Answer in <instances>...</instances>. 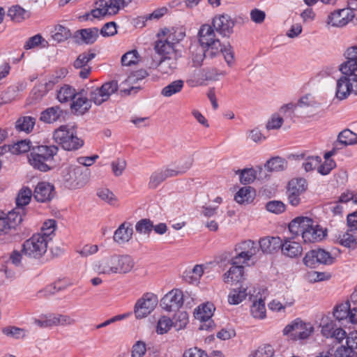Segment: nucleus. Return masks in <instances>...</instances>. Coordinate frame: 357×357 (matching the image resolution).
I'll return each mask as SVG.
<instances>
[{"instance_id": "nucleus-1", "label": "nucleus", "mask_w": 357, "mask_h": 357, "mask_svg": "<svg viewBox=\"0 0 357 357\" xmlns=\"http://www.w3.org/2000/svg\"><path fill=\"white\" fill-rule=\"evenodd\" d=\"M58 151V146L54 145L33 147L29 155V162L34 169L44 172H47L51 169L49 163L54 160Z\"/></svg>"}, {"instance_id": "nucleus-2", "label": "nucleus", "mask_w": 357, "mask_h": 357, "mask_svg": "<svg viewBox=\"0 0 357 357\" xmlns=\"http://www.w3.org/2000/svg\"><path fill=\"white\" fill-rule=\"evenodd\" d=\"M53 138L62 148L67 151H75L82 147L84 144L82 139L77 135L75 126L63 125L54 131Z\"/></svg>"}, {"instance_id": "nucleus-3", "label": "nucleus", "mask_w": 357, "mask_h": 357, "mask_svg": "<svg viewBox=\"0 0 357 357\" xmlns=\"http://www.w3.org/2000/svg\"><path fill=\"white\" fill-rule=\"evenodd\" d=\"M90 170L77 165H70L62 172L63 181L72 189L83 188L89 181Z\"/></svg>"}, {"instance_id": "nucleus-4", "label": "nucleus", "mask_w": 357, "mask_h": 357, "mask_svg": "<svg viewBox=\"0 0 357 357\" xmlns=\"http://www.w3.org/2000/svg\"><path fill=\"white\" fill-rule=\"evenodd\" d=\"M342 76L337 81L335 96L340 100L346 99L351 93L357 95V74L340 66Z\"/></svg>"}, {"instance_id": "nucleus-5", "label": "nucleus", "mask_w": 357, "mask_h": 357, "mask_svg": "<svg viewBox=\"0 0 357 357\" xmlns=\"http://www.w3.org/2000/svg\"><path fill=\"white\" fill-rule=\"evenodd\" d=\"M214 30L213 24H205L201 26L198 32L199 43L211 57L216 56L221 50L220 41L216 38Z\"/></svg>"}, {"instance_id": "nucleus-6", "label": "nucleus", "mask_w": 357, "mask_h": 357, "mask_svg": "<svg viewBox=\"0 0 357 357\" xmlns=\"http://www.w3.org/2000/svg\"><path fill=\"white\" fill-rule=\"evenodd\" d=\"M193 302V298L187 291L183 293L179 289H174L166 294L161 299V307L167 312H172L179 310L184 303L190 306Z\"/></svg>"}, {"instance_id": "nucleus-7", "label": "nucleus", "mask_w": 357, "mask_h": 357, "mask_svg": "<svg viewBox=\"0 0 357 357\" xmlns=\"http://www.w3.org/2000/svg\"><path fill=\"white\" fill-rule=\"evenodd\" d=\"M49 242L41 235L34 234L23 243L22 253L29 258L39 259L46 253Z\"/></svg>"}, {"instance_id": "nucleus-8", "label": "nucleus", "mask_w": 357, "mask_h": 357, "mask_svg": "<svg viewBox=\"0 0 357 357\" xmlns=\"http://www.w3.org/2000/svg\"><path fill=\"white\" fill-rule=\"evenodd\" d=\"M118 89L119 84L116 80L106 82L100 87H93L89 93L90 102H93L98 106L101 105L107 102Z\"/></svg>"}, {"instance_id": "nucleus-9", "label": "nucleus", "mask_w": 357, "mask_h": 357, "mask_svg": "<svg viewBox=\"0 0 357 357\" xmlns=\"http://www.w3.org/2000/svg\"><path fill=\"white\" fill-rule=\"evenodd\" d=\"M132 0H99L96 2V7L91 12L94 18L101 16L113 15L117 14L120 10L126 7Z\"/></svg>"}, {"instance_id": "nucleus-10", "label": "nucleus", "mask_w": 357, "mask_h": 357, "mask_svg": "<svg viewBox=\"0 0 357 357\" xmlns=\"http://www.w3.org/2000/svg\"><path fill=\"white\" fill-rule=\"evenodd\" d=\"M158 303V296L153 293L147 292L135 303L134 312L136 318L142 319L150 314Z\"/></svg>"}, {"instance_id": "nucleus-11", "label": "nucleus", "mask_w": 357, "mask_h": 357, "mask_svg": "<svg viewBox=\"0 0 357 357\" xmlns=\"http://www.w3.org/2000/svg\"><path fill=\"white\" fill-rule=\"evenodd\" d=\"M334 262L331 253L318 248L307 252L303 258V263L310 268H315L319 264L330 265Z\"/></svg>"}, {"instance_id": "nucleus-12", "label": "nucleus", "mask_w": 357, "mask_h": 357, "mask_svg": "<svg viewBox=\"0 0 357 357\" xmlns=\"http://www.w3.org/2000/svg\"><path fill=\"white\" fill-rule=\"evenodd\" d=\"M181 55L160 57L158 61L153 59L148 63L150 69H157L162 75H172L177 69Z\"/></svg>"}, {"instance_id": "nucleus-13", "label": "nucleus", "mask_w": 357, "mask_h": 357, "mask_svg": "<svg viewBox=\"0 0 357 357\" xmlns=\"http://www.w3.org/2000/svg\"><path fill=\"white\" fill-rule=\"evenodd\" d=\"M215 309L213 303L207 302L199 305L197 308L195 310V318L201 322L199 326L200 330L208 331L213 327L214 323L211 317Z\"/></svg>"}, {"instance_id": "nucleus-14", "label": "nucleus", "mask_w": 357, "mask_h": 357, "mask_svg": "<svg viewBox=\"0 0 357 357\" xmlns=\"http://www.w3.org/2000/svg\"><path fill=\"white\" fill-rule=\"evenodd\" d=\"M20 208H15L6 213L0 211V235L7 234L10 229H15L22 222Z\"/></svg>"}, {"instance_id": "nucleus-15", "label": "nucleus", "mask_w": 357, "mask_h": 357, "mask_svg": "<svg viewBox=\"0 0 357 357\" xmlns=\"http://www.w3.org/2000/svg\"><path fill=\"white\" fill-rule=\"evenodd\" d=\"M313 332L314 327L311 324L303 322L298 319L287 325L283 330L284 335L291 334L294 338L301 340L307 338Z\"/></svg>"}, {"instance_id": "nucleus-16", "label": "nucleus", "mask_w": 357, "mask_h": 357, "mask_svg": "<svg viewBox=\"0 0 357 357\" xmlns=\"http://www.w3.org/2000/svg\"><path fill=\"white\" fill-rule=\"evenodd\" d=\"M307 188L305 179L302 178L291 179L288 183L287 190L289 203L294 206H298L301 202V195L306 191Z\"/></svg>"}, {"instance_id": "nucleus-17", "label": "nucleus", "mask_w": 357, "mask_h": 357, "mask_svg": "<svg viewBox=\"0 0 357 357\" xmlns=\"http://www.w3.org/2000/svg\"><path fill=\"white\" fill-rule=\"evenodd\" d=\"M215 31L224 37H229L234 32L236 20L228 14L215 15L212 20Z\"/></svg>"}, {"instance_id": "nucleus-18", "label": "nucleus", "mask_w": 357, "mask_h": 357, "mask_svg": "<svg viewBox=\"0 0 357 357\" xmlns=\"http://www.w3.org/2000/svg\"><path fill=\"white\" fill-rule=\"evenodd\" d=\"M355 15L349 9H338L328 15L326 23L334 27H343L352 20Z\"/></svg>"}, {"instance_id": "nucleus-19", "label": "nucleus", "mask_w": 357, "mask_h": 357, "mask_svg": "<svg viewBox=\"0 0 357 357\" xmlns=\"http://www.w3.org/2000/svg\"><path fill=\"white\" fill-rule=\"evenodd\" d=\"M75 322L74 319L65 314H50L35 321V323L40 328H47L59 325L69 326L75 324Z\"/></svg>"}, {"instance_id": "nucleus-20", "label": "nucleus", "mask_w": 357, "mask_h": 357, "mask_svg": "<svg viewBox=\"0 0 357 357\" xmlns=\"http://www.w3.org/2000/svg\"><path fill=\"white\" fill-rule=\"evenodd\" d=\"M55 195L54 186L48 182H39L35 188L33 196L38 202L52 200Z\"/></svg>"}, {"instance_id": "nucleus-21", "label": "nucleus", "mask_w": 357, "mask_h": 357, "mask_svg": "<svg viewBox=\"0 0 357 357\" xmlns=\"http://www.w3.org/2000/svg\"><path fill=\"white\" fill-rule=\"evenodd\" d=\"M149 75L146 70L141 69L131 73L128 78L122 83L124 85L129 86L128 89H123L122 92L127 95L133 93H137L140 89V86L138 82L142 81L146 77Z\"/></svg>"}, {"instance_id": "nucleus-22", "label": "nucleus", "mask_w": 357, "mask_h": 357, "mask_svg": "<svg viewBox=\"0 0 357 357\" xmlns=\"http://www.w3.org/2000/svg\"><path fill=\"white\" fill-rule=\"evenodd\" d=\"M282 253L290 258H296L300 257L303 252V248L298 242H296L291 238H284L281 239L280 247Z\"/></svg>"}, {"instance_id": "nucleus-23", "label": "nucleus", "mask_w": 357, "mask_h": 357, "mask_svg": "<svg viewBox=\"0 0 357 357\" xmlns=\"http://www.w3.org/2000/svg\"><path fill=\"white\" fill-rule=\"evenodd\" d=\"M115 274H126L130 272L135 266L132 258L127 255H114Z\"/></svg>"}, {"instance_id": "nucleus-24", "label": "nucleus", "mask_w": 357, "mask_h": 357, "mask_svg": "<svg viewBox=\"0 0 357 357\" xmlns=\"http://www.w3.org/2000/svg\"><path fill=\"white\" fill-rule=\"evenodd\" d=\"M133 228L130 222H124L114 233L113 240L119 245L125 244L132 238Z\"/></svg>"}, {"instance_id": "nucleus-25", "label": "nucleus", "mask_w": 357, "mask_h": 357, "mask_svg": "<svg viewBox=\"0 0 357 357\" xmlns=\"http://www.w3.org/2000/svg\"><path fill=\"white\" fill-rule=\"evenodd\" d=\"M93 270L98 274H115L114 255L105 257L93 264Z\"/></svg>"}, {"instance_id": "nucleus-26", "label": "nucleus", "mask_w": 357, "mask_h": 357, "mask_svg": "<svg viewBox=\"0 0 357 357\" xmlns=\"http://www.w3.org/2000/svg\"><path fill=\"white\" fill-rule=\"evenodd\" d=\"M244 267L243 266L232 265V266L223 274V281L230 285L241 283L244 280Z\"/></svg>"}, {"instance_id": "nucleus-27", "label": "nucleus", "mask_w": 357, "mask_h": 357, "mask_svg": "<svg viewBox=\"0 0 357 357\" xmlns=\"http://www.w3.org/2000/svg\"><path fill=\"white\" fill-rule=\"evenodd\" d=\"M313 220L307 217H297L294 218L289 225V231L294 236H301L310 227V224H312Z\"/></svg>"}, {"instance_id": "nucleus-28", "label": "nucleus", "mask_w": 357, "mask_h": 357, "mask_svg": "<svg viewBox=\"0 0 357 357\" xmlns=\"http://www.w3.org/2000/svg\"><path fill=\"white\" fill-rule=\"evenodd\" d=\"M154 49L160 57L181 54V51L176 48V46L168 43L163 38H160L155 42Z\"/></svg>"}, {"instance_id": "nucleus-29", "label": "nucleus", "mask_w": 357, "mask_h": 357, "mask_svg": "<svg viewBox=\"0 0 357 357\" xmlns=\"http://www.w3.org/2000/svg\"><path fill=\"white\" fill-rule=\"evenodd\" d=\"M320 103L311 94H307L301 97L298 102L297 106L302 110V112L306 114H312L319 108Z\"/></svg>"}, {"instance_id": "nucleus-30", "label": "nucleus", "mask_w": 357, "mask_h": 357, "mask_svg": "<svg viewBox=\"0 0 357 357\" xmlns=\"http://www.w3.org/2000/svg\"><path fill=\"white\" fill-rule=\"evenodd\" d=\"M71 103V109L75 111L77 114H84L91 107L89 98L84 97L80 93H76L73 98Z\"/></svg>"}, {"instance_id": "nucleus-31", "label": "nucleus", "mask_w": 357, "mask_h": 357, "mask_svg": "<svg viewBox=\"0 0 357 357\" xmlns=\"http://www.w3.org/2000/svg\"><path fill=\"white\" fill-rule=\"evenodd\" d=\"M325 236L324 231L318 226L310 224L309 228L304 231L302 238L305 243H313L321 241Z\"/></svg>"}, {"instance_id": "nucleus-32", "label": "nucleus", "mask_w": 357, "mask_h": 357, "mask_svg": "<svg viewBox=\"0 0 357 357\" xmlns=\"http://www.w3.org/2000/svg\"><path fill=\"white\" fill-rule=\"evenodd\" d=\"M31 196L32 191L28 187L22 188L18 192L17 197L16 198L17 206L15 208H20V209H22V212L20 213V215L22 216V219L26 214L24 206L29 203L31 199Z\"/></svg>"}, {"instance_id": "nucleus-33", "label": "nucleus", "mask_w": 357, "mask_h": 357, "mask_svg": "<svg viewBox=\"0 0 357 357\" xmlns=\"http://www.w3.org/2000/svg\"><path fill=\"white\" fill-rule=\"evenodd\" d=\"M63 113L59 106L48 107L41 112L40 120L47 123H52L58 121Z\"/></svg>"}, {"instance_id": "nucleus-34", "label": "nucleus", "mask_w": 357, "mask_h": 357, "mask_svg": "<svg viewBox=\"0 0 357 357\" xmlns=\"http://www.w3.org/2000/svg\"><path fill=\"white\" fill-rule=\"evenodd\" d=\"M98 29L89 28L77 30L75 32L76 37H80L86 44H93L98 37Z\"/></svg>"}, {"instance_id": "nucleus-35", "label": "nucleus", "mask_w": 357, "mask_h": 357, "mask_svg": "<svg viewBox=\"0 0 357 357\" xmlns=\"http://www.w3.org/2000/svg\"><path fill=\"white\" fill-rule=\"evenodd\" d=\"M281 238L280 237H266L261 238L259 242V246L264 253H271L277 248L280 247Z\"/></svg>"}, {"instance_id": "nucleus-36", "label": "nucleus", "mask_w": 357, "mask_h": 357, "mask_svg": "<svg viewBox=\"0 0 357 357\" xmlns=\"http://www.w3.org/2000/svg\"><path fill=\"white\" fill-rule=\"evenodd\" d=\"M347 56V61L340 66L357 74V46L349 48Z\"/></svg>"}, {"instance_id": "nucleus-37", "label": "nucleus", "mask_w": 357, "mask_h": 357, "mask_svg": "<svg viewBox=\"0 0 357 357\" xmlns=\"http://www.w3.org/2000/svg\"><path fill=\"white\" fill-rule=\"evenodd\" d=\"M162 34L168 43L176 46V45L185 37V33L178 29L174 28L171 29H165L162 31Z\"/></svg>"}, {"instance_id": "nucleus-38", "label": "nucleus", "mask_w": 357, "mask_h": 357, "mask_svg": "<svg viewBox=\"0 0 357 357\" xmlns=\"http://www.w3.org/2000/svg\"><path fill=\"white\" fill-rule=\"evenodd\" d=\"M287 162L285 159L276 156L268 160L265 164V168L268 172H280L285 169Z\"/></svg>"}, {"instance_id": "nucleus-39", "label": "nucleus", "mask_w": 357, "mask_h": 357, "mask_svg": "<svg viewBox=\"0 0 357 357\" xmlns=\"http://www.w3.org/2000/svg\"><path fill=\"white\" fill-rule=\"evenodd\" d=\"M31 142L29 139H24L17 142V143L8 146V151L13 154H22L31 151L32 149Z\"/></svg>"}, {"instance_id": "nucleus-40", "label": "nucleus", "mask_w": 357, "mask_h": 357, "mask_svg": "<svg viewBox=\"0 0 357 357\" xmlns=\"http://www.w3.org/2000/svg\"><path fill=\"white\" fill-rule=\"evenodd\" d=\"M234 199L241 204H249L253 199V192L251 187L241 188L235 195Z\"/></svg>"}, {"instance_id": "nucleus-41", "label": "nucleus", "mask_w": 357, "mask_h": 357, "mask_svg": "<svg viewBox=\"0 0 357 357\" xmlns=\"http://www.w3.org/2000/svg\"><path fill=\"white\" fill-rule=\"evenodd\" d=\"M351 230L342 234H340L337 238V241L341 245L351 248L356 249L357 248V238L355 237L351 233Z\"/></svg>"}, {"instance_id": "nucleus-42", "label": "nucleus", "mask_w": 357, "mask_h": 357, "mask_svg": "<svg viewBox=\"0 0 357 357\" xmlns=\"http://www.w3.org/2000/svg\"><path fill=\"white\" fill-rule=\"evenodd\" d=\"M250 312L252 317L255 319H262L266 317V306L264 299L259 298L253 301L250 307Z\"/></svg>"}, {"instance_id": "nucleus-43", "label": "nucleus", "mask_w": 357, "mask_h": 357, "mask_svg": "<svg viewBox=\"0 0 357 357\" xmlns=\"http://www.w3.org/2000/svg\"><path fill=\"white\" fill-rule=\"evenodd\" d=\"M36 118L32 116H23L15 123V128L19 131L31 132L36 123Z\"/></svg>"}, {"instance_id": "nucleus-44", "label": "nucleus", "mask_w": 357, "mask_h": 357, "mask_svg": "<svg viewBox=\"0 0 357 357\" xmlns=\"http://www.w3.org/2000/svg\"><path fill=\"white\" fill-rule=\"evenodd\" d=\"M183 86L184 82L183 80H175L165 86L161 91V94L165 97H170L179 93L183 89Z\"/></svg>"}, {"instance_id": "nucleus-45", "label": "nucleus", "mask_w": 357, "mask_h": 357, "mask_svg": "<svg viewBox=\"0 0 357 357\" xmlns=\"http://www.w3.org/2000/svg\"><path fill=\"white\" fill-rule=\"evenodd\" d=\"M234 251L241 252V253H248L250 254V255H255L257 251V244L251 240L243 241L235 245Z\"/></svg>"}, {"instance_id": "nucleus-46", "label": "nucleus", "mask_w": 357, "mask_h": 357, "mask_svg": "<svg viewBox=\"0 0 357 357\" xmlns=\"http://www.w3.org/2000/svg\"><path fill=\"white\" fill-rule=\"evenodd\" d=\"M337 140L344 146L354 145L357 144V135L349 129H345L339 133Z\"/></svg>"}, {"instance_id": "nucleus-47", "label": "nucleus", "mask_w": 357, "mask_h": 357, "mask_svg": "<svg viewBox=\"0 0 357 357\" xmlns=\"http://www.w3.org/2000/svg\"><path fill=\"white\" fill-rule=\"evenodd\" d=\"M71 36L70 29L63 25L58 24L54 27V33L52 37L56 43H61Z\"/></svg>"}, {"instance_id": "nucleus-48", "label": "nucleus", "mask_w": 357, "mask_h": 357, "mask_svg": "<svg viewBox=\"0 0 357 357\" xmlns=\"http://www.w3.org/2000/svg\"><path fill=\"white\" fill-rule=\"evenodd\" d=\"M247 287H241L239 289H234L228 296V301L230 304L237 305L241 303L247 296Z\"/></svg>"}, {"instance_id": "nucleus-49", "label": "nucleus", "mask_w": 357, "mask_h": 357, "mask_svg": "<svg viewBox=\"0 0 357 357\" xmlns=\"http://www.w3.org/2000/svg\"><path fill=\"white\" fill-rule=\"evenodd\" d=\"M56 226V221L54 220H48L43 223L41 231L37 234L41 235L44 238L51 241L54 236Z\"/></svg>"}, {"instance_id": "nucleus-50", "label": "nucleus", "mask_w": 357, "mask_h": 357, "mask_svg": "<svg viewBox=\"0 0 357 357\" xmlns=\"http://www.w3.org/2000/svg\"><path fill=\"white\" fill-rule=\"evenodd\" d=\"M96 195L101 200L111 206H115L118 205L117 197L107 188L98 189Z\"/></svg>"}, {"instance_id": "nucleus-51", "label": "nucleus", "mask_w": 357, "mask_h": 357, "mask_svg": "<svg viewBox=\"0 0 357 357\" xmlns=\"http://www.w3.org/2000/svg\"><path fill=\"white\" fill-rule=\"evenodd\" d=\"M75 95V90L68 85H64L60 88L57 93V99L61 102H67L73 100Z\"/></svg>"}, {"instance_id": "nucleus-52", "label": "nucleus", "mask_w": 357, "mask_h": 357, "mask_svg": "<svg viewBox=\"0 0 357 357\" xmlns=\"http://www.w3.org/2000/svg\"><path fill=\"white\" fill-rule=\"evenodd\" d=\"M153 228V222L148 218H143L137 222L135 225V230L139 234H145L149 236Z\"/></svg>"}, {"instance_id": "nucleus-53", "label": "nucleus", "mask_w": 357, "mask_h": 357, "mask_svg": "<svg viewBox=\"0 0 357 357\" xmlns=\"http://www.w3.org/2000/svg\"><path fill=\"white\" fill-rule=\"evenodd\" d=\"M140 60V56L135 50L128 51L121 57V64L124 66H131L138 63Z\"/></svg>"}, {"instance_id": "nucleus-54", "label": "nucleus", "mask_w": 357, "mask_h": 357, "mask_svg": "<svg viewBox=\"0 0 357 357\" xmlns=\"http://www.w3.org/2000/svg\"><path fill=\"white\" fill-rule=\"evenodd\" d=\"M203 266L197 264L195 265L191 271L188 272L186 271L185 273V275H184V277L188 282L193 283L198 282L202 275H203Z\"/></svg>"}, {"instance_id": "nucleus-55", "label": "nucleus", "mask_w": 357, "mask_h": 357, "mask_svg": "<svg viewBox=\"0 0 357 357\" xmlns=\"http://www.w3.org/2000/svg\"><path fill=\"white\" fill-rule=\"evenodd\" d=\"M350 310L351 308L349 301L344 303H341L335 307L333 311V316L339 321L343 320L349 318Z\"/></svg>"}, {"instance_id": "nucleus-56", "label": "nucleus", "mask_w": 357, "mask_h": 357, "mask_svg": "<svg viewBox=\"0 0 357 357\" xmlns=\"http://www.w3.org/2000/svg\"><path fill=\"white\" fill-rule=\"evenodd\" d=\"M320 326L321 327V333L326 338L333 336V332L337 327L335 323L332 320H328L327 317L321 319Z\"/></svg>"}, {"instance_id": "nucleus-57", "label": "nucleus", "mask_w": 357, "mask_h": 357, "mask_svg": "<svg viewBox=\"0 0 357 357\" xmlns=\"http://www.w3.org/2000/svg\"><path fill=\"white\" fill-rule=\"evenodd\" d=\"M2 333L7 337L20 339L26 337V331L15 326H7L2 328Z\"/></svg>"}, {"instance_id": "nucleus-58", "label": "nucleus", "mask_w": 357, "mask_h": 357, "mask_svg": "<svg viewBox=\"0 0 357 357\" xmlns=\"http://www.w3.org/2000/svg\"><path fill=\"white\" fill-rule=\"evenodd\" d=\"M7 15L12 20L21 22L25 18L26 11L19 6H13L8 9Z\"/></svg>"}, {"instance_id": "nucleus-59", "label": "nucleus", "mask_w": 357, "mask_h": 357, "mask_svg": "<svg viewBox=\"0 0 357 357\" xmlns=\"http://www.w3.org/2000/svg\"><path fill=\"white\" fill-rule=\"evenodd\" d=\"M96 56L94 52H83L80 54L74 62L75 68L87 67V64Z\"/></svg>"}, {"instance_id": "nucleus-60", "label": "nucleus", "mask_w": 357, "mask_h": 357, "mask_svg": "<svg viewBox=\"0 0 357 357\" xmlns=\"http://www.w3.org/2000/svg\"><path fill=\"white\" fill-rule=\"evenodd\" d=\"M172 326L173 321L166 316H162L158 321L156 331L159 334H165L167 333Z\"/></svg>"}, {"instance_id": "nucleus-61", "label": "nucleus", "mask_w": 357, "mask_h": 357, "mask_svg": "<svg viewBox=\"0 0 357 357\" xmlns=\"http://www.w3.org/2000/svg\"><path fill=\"white\" fill-rule=\"evenodd\" d=\"M174 319L173 326L177 331L184 328L188 323V315L185 312H178Z\"/></svg>"}, {"instance_id": "nucleus-62", "label": "nucleus", "mask_w": 357, "mask_h": 357, "mask_svg": "<svg viewBox=\"0 0 357 357\" xmlns=\"http://www.w3.org/2000/svg\"><path fill=\"white\" fill-rule=\"evenodd\" d=\"M274 350L270 344H264L258 347L249 357H272Z\"/></svg>"}, {"instance_id": "nucleus-63", "label": "nucleus", "mask_w": 357, "mask_h": 357, "mask_svg": "<svg viewBox=\"0 0 357 357\" xmlns=\"http://www.w3.org/2000/svg\"><path fill=\"white\" fill-rule=\"evenodd\" d=\"M193 162V157L188 156L180 160L176 166L180 171L181 174L183 175L192 167Z\"/></svg>"}, {"instance_id": "nucleus-64", "label": "nucleus", "mask_w": 357, "mask_h": 357, "mask_svg": "<svg viewBox=\"0 0 357 357\" xmlns=\"http://www.w3.org/2000/svg\"><path fill=\"white\" fill-rule=\"evenodd\" d=\"M335 357H357V352L355 350L344 346L338 347L335 351Z\"/></svg>"}]
</instances>
